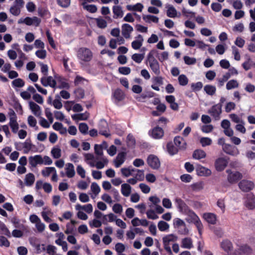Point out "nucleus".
Masks as SVG:
<instances>
[{
    "label": "nucleus",
    "instance_id": "obj_26",
    "mask_svg": "<svg viewBox=\"0 0 255 255\" xmlns=\"http://www.w3.org/2000/svg\"><path fill=\"white\" fill-rule=\"evenodd\" d=\"M174 142L180 149H185L186 148V142L181 136H177L175 137Z\"/></svg>",
    "mask_w": 255,
    "mask_h": 255
},
{
    "label": "nucleus",
    "instance_id": "obj_24",
    "mask_svg": "<svg viewBox=\"0 0 255 255\" xmlns=\"http://www.w3.org/2000/svg\"><path fill=\"white\" fill-rule=\"evenodd\" d=\"M65 174L69 178L73 177L75 175V171L74 165L70 163H68L65 167Z\"/></svg>",
    "mask_w": 255,
    "mask_h": 255
},
{
    "label": "nucleus",
    "instance_id": "obj_37",
    "mask_svg": "<svg viewBox=\"0 0 255 255\" xmlns=\"http://www.w3.org/2000/svg\"><path fill=\"white\" fill-rule=\"evenodd\" d=\"M126 7L128 10L139 12H141L143 8V5L141 3H137L134 5H127Z\"/></svg>",
    "mask_w": 255,
    "mask_h": 255
},
{
    "label": "nucleus",
    "instance_id": "obj_30",
    "mask_svg": "<svg viewBox=\"0 0 255 255\" xmlns=\"http://www.w3.org/2000/svg\"><path fill=\"white\" fill-rule=\"evenodd\" d=\"M203 218L209 224L214 225L216 223V215L213 213H205L203 215Z\"/></svg>",
    "mask_w": 255,
    "mask_h": 255
},
{
    "label": "nucleus",
    "instance_id": "obj_59",
    "mask_svg": "<svg viewBox=\"0 0 255 255\" xmlns=\"http://www.w3.org/2000/svg\"><path fill=\"white\" fill-rule=\"evenodd\" d=\"M95 152L97 155L96 157L104 156L103 155V147L102 145L95 144L94 146Z\"/></svg>",
    "mask_w": 255,
    "mask_h": 255
},
{
    "label": "nucleus",
    "instance_id": "obj_18",
    "mask_svg": "<svg viewBox=\"0 0 255 255\" xmlns=\"http://www.w3.org/2000/svg\"><path fill=\"white\" fill-rule=\"evenodd\" d=\"M196 171L197 174L200 176H209L211 173V170L201 165H198L196 167Z\"/></svg>",
    "mask_w": 255,
    "mask_h": 255
},
{
    "label": "nucleus",
    "instance_id": "obj_13",
    "mask_svg": "<svg viewBox=\"0 0 255 255\" xmlns=\"http://www.w3.org/2000/svg\"><path fill=\"white\" fill-rule=\"evenodd\" d=\"M239 188L244 192H248L253 189L254 184L251 181L243 180L239 184Z\"/></svg>",
    "mask_w": 255,
    "mask_h": 255
},
{
    "label": "nucleus",
    "instance_id": "obj_51",
    "mask_svg": "<svg viewBox=\"0 0 255 255\" xmlns=\"http://www.w3.org/2000/svg\"><path fill=\"white\" fill-rule=\"evenodd\" d=\"M178 82L180 85L185 86L188 83V79L184 74L180 75L178 78Z\"/></svg>",
    "mask_w": 255,
    "mask_h": 255
},
{
    "label": "nucleus",
    "instance_id": "obj_53",
    "mask_svg": "<svg viewBox=\"0 0 255 255\" xmlns=\"http://www.w3.org/2000/svg\"><path fill=\"white\" fill-rule=\"evenodd\" d=\"M230 78V73H226L224 74L222 78L218 79V86L221 87H222L224 83L226 82Z\"/></svg>",
    "mask_w": 255,
    "mask_h": 255
},
{
    "label": "nucleus",
    "instance_id": "obj_32",
    "mask_svg": "<svg viewBox=\"0 0 255 255\" xmlns=\"http://www.w3.org/2000/svg\"><path fill=\"white\" fill-rule=\"evenodd\" d=\"M131 192V187L128 183H124L121 185V193L125 197H128Z\"/></svg>",
    "mask_w": 255,
    "mask_h": 255
},
{
    "label": "nucleus",
    "instance_id": "obj_34",
    "mask_svg": "<svg viewBox=\"0 0 255 255\" xmlns=\"http://www.w3.org/2000/svg\"><path fill=\"white\" fill-rule=\"evenodd\" d=\"M143 20L146 23L153 22L157 23L159 21V18L158 17L153 15H143L142 16Z\"/></svg>",
    "mask_w": 255,
    "mask_h": 255
},
{
    "label": "nucleus",
    "instance_id": "obj_46",
    "mask_svg": "<svg viewBox=\"0 0 255 255\" xmlns=\"http://www.w3.org/2000/svg\"><path fill=\"white\" fill-rule=\"evenodd\" d=\"M51 153L53 158L57 159L61 157V150L60 147L56 146L51 149Z\"/></svg>",
    "mask_w": 255,
    "mask_h": 255
},
{
    "label": "nucleus",
    "instance_id": "obj_19",
    "mask_svg": "<svg viewBox=\"0 0 255 255\" xmlns=\"http://www.w3.org/2000/svg\"><path fill=\"white\" fill-rule=\"evenodd\" d=\"M150 136L155 139H160L164 135V131L161 128L156 127L153 128L149 132Z\"/></svg>",
    "mask_w": 255,
    "mask_h": 255
},
{
    "label": "nucleus",
    "instance_id": "obj_64",
    "mask_svg": "<svg viewBox=\"0 0 255 255\" xmlns=\"http://www.w3.org/2000/svg\"><path fill=\"white\" fill-rule=\"evenodd\" d=\"M183 59L185 64L187 65H193L196 62V59L194 57L185 56Z\"/></svg>",
    "mask_w": 255,
    "mask_h": 255
},
{
    "label": "nucleus",
    "instance_id": "obj_28",
    "mask_svg": "<svg viewBox=\"0 0 255 255\" xmlns=\"http://www.w3.org/2000/svg\"><path fill=\"white\" fill-rule=\"evenodd\" d=\"M167 8V16L170 18H175L177 16V11L176 8L172 5L167 4L166 5Z\"/></svg>",
    "mask_w": 255,
    "mask_h": 255
},
{
    "label": "nucleus",
    "instance_id": "obj_14",
    "mask_svg": "<svg viewBox=\"0 0 255 255\" xmlns=\"http://www.w3.org/2000/svg\"><path fill=\"white\" fill-rule=\"evenodd\" d=\"M245 205L249 209H253L255 208V197L252 194H248L246 197Z\"/></svg>",
    "mask_w": 255,
    "mask_h": 255
},
{
    "label": "nucleus",
    "instance_id": "obj_10",
    "mask_svg": "<svg viewBox=\"0 0 255 255\" xmlns=\"http://www.w3.org/2000/svg\"><path fill=\"white\" fill-rule=\"evenodd\" d=\"M226 172L228 173V181L231 183H235L242 178V174L238 171H232L228 169Z\"/></svg>",
    "mask_w": 255,
    "mask_h": 255
},
{
    "label": "nucleus",
    "instance_id": "obj_25",
    "mask_svg": "<svg viewBox=\"0 0 255 255\" xmlns=\"http://www.w3.org/2000/svg\"><path fill=\"white\" fill-rule=\"evenodd\" d=\"M181 247L183 249H191L193 247V241L189 237H186L181 240Z\"/></svg>",
    "mask_w": 255,
    "mask_h": 255
},
{
    "label": "nucleus",
    "instance_id": "obj_8",
    "mask_svg": "<svg viewBox=\"0 0 255 255\" xmlns=\"http://www.w3.org/2000/svg\"><path fill=\"white\" fill-rule=\"evenodd\" d=\"M41 20L40 19V18L36 16H34L33 17H22L18 20V24L25 23L27 25H34L36 26H38Z\"/></svg>",
    "mask_w": 255,
    "mask_h": 255
},
{
    "label": "nucleus",
    "instance_id": "obj_42",
    "mask_svg": "<svg viewBox=\"0 0 255 255\" xmlns=\"http://www.w3.org/2000/svg\"><path fill=\"white\" fill-rule=\"evenodd\" d=\"M204 90L206 94L210 96L214 95L216 91L215 86L211 85H205L204 87Z\"/></svg>",
    "mask_w": 255,
    "mask_h": 255
},
{
    "label": "nucleus",
    "instance_id": "obj_6",
    "mask_svg": "<svg viewBox=\"0 0 255 255\" xmlns=\"http://www.w3.org/2000/svg\"><path fill=\"white\" fill-rule=\"evenodd\" d=\"M29 220L32 224H35L38 232L42 233L45 230V224L41 222L40 219L36 215H31L29 217Z\"/></svg>",
    "mask_w": 255,
    "mask_h": 255
},
{
    "label": "nucleus",
    "instance_id": "obj_23",
    "mask_svg": "<svg viewBox=\"0 0 255 255\" xmlns=\"http://www.w3.org/2000/svg\"><path fill=\"white\" fill-rule=\"evenodd\" d=\"M126 153L122 152L117 155L116 159L114 160V163L116 167H120L125 162Z\"/></svg>",
    "mask_w": 255,
    "mask_h": 255
},
{
    "label": "nucleus",
    "instance_id": "obj_47",
    "mask_svg": "<svg viewBox=\"0 0 255 255\" xmlns=\"http://www.w3.org/2000/svg\"><path fill=\"white\" fill-rule=\"evenodd\" d=\"M95 21L96 22L98 27L100 28H105L107 26V21L102 17L95 18Z\"/></svg>",
    "mask_w": 255,
    "mask_h": 255
},
{
    "label": "nucleus",
    "instance_id": "obj_60",
    "mask_svg": "<svg viewBox=\"0 0 255 255\" xmlns=\"http://www.w3.org/2000/svg\"><path fill=\"white\" fill-rule=\"evenodd\" d=\"M88 126L86 123H80L79 125V131L83 134L88 133Z\"/></svg>",
    "mask_w": 255,
    "mask_h": 255
},
{
    "label": "nucleus",
    "instance_id": "obj_39",
    "mask_svg": "<svg viewBox=\"0 0 255 255\" xmlns=\"http://www.w3.org/2000/svg\"><path fill=\"white\" fill-rule=\"evenodd\" d=\"M22 145L23 148V153L25 154L28 153L31 150L32 147L34 146L31 141L28 139H26L24 142H22Z\"/></svg>",
    "mask_w": 255,
    "mask_h": 255
},
{
    "label": "nucleus",
    "instance_id": "obj_35",
    "mask_svg": "<svg viewBox=\"0 0 255 255\" xmlns=\"http://www.w3.org/2000/svg\"><path fill=\"white\" fill-rule=\"evenodd\" d=\"M206 152L202 149L195 150L192 155L193 158L197 160L204 158L206 157Z\"/></svg>",
    "mask_w": 255,
    "mask_h": 255
},
{
    "label": "nucleus",
    "instance_id": "obj_15",
    "mask_svg": "<svg viewBox=\"0 0 255 255\" xmlns=\"http://www.w3.org/2000/svg\"><path fill=\"white\" fill-rule=\"evenodd\" d=\"M228 161L223 157H220L216 159L215 166L216 170L218 171H223L227 166Z\"/></svg>",
    "mask_w": 255,
    "mask_h": 255
},
{
    "label": "nucleus",
    "instance_id": "obj_1",
    "mask_svg": "<svg viewBox=\"0 0 255 255\" xmlns=\"http://www.w3.org/2000/svg\"><path fill=\"white\" fill-rule=\"evenodd\" d=\"M80 64L84 67L86 63L90 62L93 58V53L91 50L86 47L80 48L77 54Z\"/></svg>",
    "mask_w": 255,
    "mask_h": 255
},
{
    "label": "nucleus",
    "instance_id": "obj_54",
    "mask_svg": "<svg viewBox=\"0 0 255 255\" xmlns=\"http://www.w3.org/2000/svg\"><path fill=\"white\" fill-rule=\"evenodd\" d=\"M200 142L203 147H205L210 145L212 143V140L209 137H203L200 138Z\"/></svg>",
    "mask_w": 255,
    "mask_h": 255
},
{
    "label": "nucleus",
    "instance_id": "obj_58",
    "mask_svg": "<svg viewBox=\"0 0 255 255\" xmlns=\"http://www.w3.org/2000/svg\"><path fill=\"white\" fill-rule=\"evenodd\" d=\"M144 57V54H137L135 53L133 54L131 56L132 59L137 63H140L141 62L142 60Z\"/></svg>",
    "mask_w": 255,
    "mask_h": 255
},
{
    "label": "nucleus",
    "instance_id": "obj_61",
    "mask_svg": "<svg viewBox=\"0 0 255 255\" xmlns=\"http://www.w3.org/2000/svg\"><path fill=\"white\" fill-rule=\"evenodd\" d=\"M244 125H245V122L244 121L243 123H241L238 124L235 126V128L239 132L244 134L246 132V128L245 127Z\"/></svg>",
    "mask_w": 255,
    "mask_h": 255
},
{
    "label": "nucleus",
    "instance_id": "obj_9",
    "mask_svg": "<svg viewBox=\"0 0 255 255\" xmlns=\"http://www.w3.org/2000/svg\"><path fill=\"white\" fill-rule=\"evenodd\" d=\"M147 162L148 165L154 169H158L160 166L159 159L157 156L153 154H150L148 156Z\"/></svg>",
    "mask_w": 255,
    "mask_h": 255
},
{
    "label": "nucleus",
    "instance_id": "obj_38",
    "mask_svg": "<svg viewBox=\"0 0 255 255\" xmlns=\"http://www.w3.org/2000/svg\"><path fill=\"white\" fill-rule=\"evenodd\" d=\"M41 214L42 217L45 222L49 223L52 221V220L48 217L49 215L52 214L50 210L48 209L46 207H45L43 208V211L41 212Z\"/></svg>",
    "mask_w": 255,
    "mask_h": 255
},
{
    "label": "nucleus",
    "instance_id": "obj_44",
    "mask_svg": "<svg viewBox=\"0 0 255 255\" xmlns=\"http://www.w3.org/2000/svg\"><path fill=\"white\" fill-rule=\"evenodd\" d=\"M167 150L168 153L171 155L176 154L178 151V148L175 147L171 142L167 143Z\"/></svg>",
    "mask_w": 255,
    "mask_h": 255
},
{
    "label": "nucleus",
    "instance_id": "obj_63",
    "mask_svg": "<svg viewBox=\"0 0 255 255\" xmlns=\"http://www.w3.org/2000/svg\"><path fill=\"white\" fill-rule=\"evenodd\" d=\"M134 177L138 181L143 180L144 178L143 170H137L136 174H134Z\"/></svg>",
    "mask_w": 255,
    "mask_h": 255
},
{
    "label": "nucleus",
    "instance_id": "obj_12",
    "mask_svg": "<svg viewBox=\"0 0 255 255\" xmlns=\"http://www.w3.org/2000/svg\"><path fill=\"white\" fill-rule=\"evenodd\" d=\"M222 149L226 153L234 156H236L240 153L237 147L229 143L225 144Z\"/></svg>",
    "mask_w": 255,
    "mask_h": 255
},
{
    "label": "nucleus",
    "instance_id": "obj_20",
    "mask_svg": "<svg viewBox=\"0 0 255 255\" xmlns=\"http://www.w3.org/2000/svg\"><path fill=\"white\" fill-rule=\"evenodd\" d=\"M28 161L32 167H35L38 164H42V156L41 155L31 156L28 158Z\"/></svg>",
    "mask_w": 255,
    "mask_h": 255
},
{
    "label": "nucleus",
    "instance_id": "obj_21",
    "mask_svg": "<svg viewBox=\"0 0 255 255\" xmlns=\"http://www.w3.org/2000/svg\"><path fill=\"white\" fill-rule=\"evenodd\" d=\"M175 204L179 211L181 212H185L188 210V207L184 201L178 197L174 199Z\"/></svg>",
    "mask_w": 255,
    "mask_h": 255
},
{
    "label": "nucleus",
    "instance_id": "obj_29",
    "mask_svg": "<svg viewBox=\"0 0 255 255\" xmlns=\"http://www.w3.org/2000/svg\"><path fill=\"white\" fill-rule=\"evenodd\" d=\"M221 247L222 249L228 254H229L233 249L232 243L228 240H224L221 243Z\"/></svg>",
    "mask_w": 255,
    "mask_h": 255
},
{
    "label": "nucleus",
    "instance_id": "obj_2",
    "mask_svg": "<svg viewBox=\"0 0 255 255\" xmlns=\"http://www.w3.org/2000/svg\"><path fill=\"white\" fill-rule=\"evenodd\" d=\"M147 61L152 72L155 74L159 75L160 74L159 64L158 62L153 56V51H150L148 53Z\"/></svg>",
    "mask_w": 255,
    "mask_h": 255
},
{
    "label": "nucleus",
    "instance_id": "obj_31",
    "mask_svg": "<svg viewBox=\"0 0 255 255\" xmlns=\"http://www.w3.org/2000/svg\"><path fill=\"white\" fill-rule=\"evenodd\" d=\"M91 190L92 192L91 197L92 199H95L100 192L101 188L97 183L93 182L91 185Z\"/></svg>",
    "mask_w": 255,
    "mask_h": 255
},
{
    "label": "nucleus",
    "instance_id": "obj_4",
    "mask_svg": "<svg viewBox=\"0 0 255 255\" xmlns=\"http://www.w3.org/2000/svg\"><path fill=\"white\" fill-rule=\"evenodd\" d=\"M8 116L9 118V126L11 129V131L13 133H16L19 129V125L17 122V116L12 109L9 110Z\"/></svg>",
    "mask_w": 255,
    "mask_h": 255
},
{
    "label": "nucleus",
    "instance_id": "obj_45",
    "mask_svg": "<svg viewBox=\"0 0 255 255\" xmlns=\"http://www.w3.org/2000/svg\"><path fill=\"white\" fill-rule=\"evenodd\" d=\"M169 225L163 221H160L157 224V227L161 232H166L168 231L169 229Z\"/></svg>",
    "mask_w": 255,
    "mask_h": 255
},
{
    "label": "nucleus",
    "instance_id": "obj_22",
    "mask_svg": "<svg viewBox=\"0 0 255 255\" xmlns=\"http://www.w3.org/2000/svg\"><path fill=\"white\" fill-rule=\"evenodd\" d=\"M113 101L116 104L125 98L124 92L120 89H116L113 94Z\"/></svg>",
    "mask_w": 255,
    "mask_h": 255
},
{
    "label": "nucleus",
    "instance_id": "obj_41",
    "mask_svg": "<svg viewBox=\"0 0 255 255\" xmlns=\"http://www.w3.org/2000/svg\"><path fill=\"white\" fill-rule=\"evenodd\" d=\"M82 5L85 9L92 13H95L97 10V6L94 4H87L86 1H83Z\"/></svg>",
    "mask_w": 255,
    "mask_h": 255
},
{
    "label": "nucleus",
    "instance_id": "obj_36",
    "mask_svg": "<svg viewBox=\"0 0 255 255\" xmlns=\"http://www.w3.org/2000/svg\"><path fill=\"white\" fill-rule=\"evenodd\" d=\"M35 181V176L33 173H29L25 175L24 182L27 186H31Z\"/></svg>",
    "mask_w": 255,
    "mask_h": 255
},
{
    "label": "nucleus",
    "instance_id": "obj_52",
    "mask_svg": "<svg viewBox=\"0 0 255 255\" xmlns=\"http://www.w3.org/2000/svg\"><path fill=\"white\" fill-rule=\"evenodd\" d=\"M125 246L123 243H118L116 244L115 249L118 255H123L125 250Z\"/></svg>",
    "mask_w": 255,
    "mask_h": 255
},
{
    "label": "nucleus",
    "instance_id": "obj_17",
    "mask_svg": "<svg viewBox=\"0 0 255 255\" xmlns=\"http://www.w3.org/2000/svg\"><path fill=\"white\" fill-rule=\"evenodd\" d=\"M133 30V27L129 24L124 23L122 26V35L126 39H128L130 37V34Z\"/></svg>",
    "mask_w": 255,
    "mask_h": 255
},
{
    "label": "nucleus",
    "instance_id": "obj_27",
    "mask_svg": "<svg viewBox=\"0 0 255 255\" xmlns=\"http://www.w3.org/2000/svg\"><path fill=\"white\" fill-rule=\"evenodd\" d=\"M143 38L141 35H138L135 37V40L131 42V47L135 50L139 49L142 45Z\"/></svg>",
    "mask_w": 255,
    "mask_h": 255
},
{
    "label": "nucleus",
    "instance_id": "obj_11",
    "mask_svg": "<svg viewBox=\"0 0 255 255\" xmlns=\"http://www.w3.org/2000/svg\"><path fill=\"white\" fill-rule=\"evenodd\" d=\"M40 82L44 87L49 86L51 88H55L56 86V80L50 76H42L40 78Z\"/></svg>",
    "mask_w": 255,
    "mask_h": 255
},
{
    "label": "nucleus",
    "instance_id": "obj_5",
    "mask_svg": "<svg viewBox=\"0 0 255 255\" xmlns=\"http://www.w3.org/2000/svg\"><path fill=\"white\" fill-rule=\"evenodd\" d=\"M109 160L105 156L96 157V161H89L88 164L90 166L96 167L97 169H101L108 164Z\"/></svg>",
    "mask_w": 255,
    "mask_h": 255
},
{
    "label": "nucleus",
    "instance_id": "obj_7",
    "mask_svg": "<svg viewBox=\"0 0 255 255\" xmlns=\"http://www.w3.org/2000/svg\"><path fill=\"white\" fill-rule=\"evenodd\" d=\"M209 114L216 121H218L220 119V115L222 113V105L216 104L213 106L208 111Z\"/></svg>",
    "mask_w": 255,
    "mask_h": 255
},
{
    "label": "nucleus",
    "instance_id": "obj_55",
    "mask_svg": "<svg viewBox=\"0 0 255 255\" xmlns=\"http://www.w3.org/2000/svg\"><path fill=\"white\" fill-rule=\"evenodd\" d=\"M127 142L128 146L133 147L135 144V139L133 135L129 133L127 137Z\"/></svg>",
    "mask_w": 255,
    "mask_h": 255
},
{
    "label": "nucleus",
    "instance_id": "obj_56",
    "mask_svg": "<svg viewBox=\"0 0 255 255\" xmlns=\"http://www.w3.org/2000/svg\"><path fill=\"white\" fill-rule=\"evenodd\" d=\"M191 188L193 191H200L203 189L204 183L203 182L195 183L191 185Z\"/></svg>",
    "mask_w": 255,
    "mask_h": 255
},
{
    "label": "nucleus",
    "instance_id": "obj_48",
    "mask_svg": "<svg viewBox=\"0 0 255 255\" xmlns=\"http://www.w3.org/2000/svg\"><path fill=\"white\" fill-rule=\"evenodd\" d=\"M12 86L14 88H22L24 86V81L20 78H17L12 82Z\"/></svg>",
    "mask_w": 255,
    "mask_h": 255
},
{
    "label": "nucleus",
    "instance_id": "obj_3",
    "mask_svg": "<svg viewBox=\"0 0 255 255\" xmlns=\"http://www.w3.org/2000/svg\"><path fill=\"white\" fill-rule=\"evenodd\" d=\"M177 240L178 237L173 234L167 235L162 238L163 247L167 253H172L170 244L176 242Z\"/></svg>",
    "mask_w": 255,
    "mask_h": 255
},
{
    "label": "nucleus",
    "instance_id": "obj_40",
    "mask_svg": "<svg viewBox=\"0 0 255 255\" xmlns=\"http://www.w3.org/2000/svg\"><path fill=\"white\" fill-rule=\"evenodd\" d=\"M52 105L55 109L58 110H60L62 108L63 105L61 101L60 97L59 95H56L55 96V98L52 101Z\"/></svg>",
    "mask_w": 255,
    "mask_h": 255
},
{
    "label": "nucleus",
    "instance_id": "obj_62",
    "mask_svg": "<svg viewBox=\"0 0 255 255\" xmlns=\"http://www.w3.org/2000/svg\"><path fill=\"white\" fill-rule=\"evenodd\" d=\"M198 216L194 212L189 211L187 221L193 223L196 220H198Z\"/></svg>",
    "mask_w": 255,
    "mask_h": 255
},
{
    "label": "nucleus",
    "instance_id": "obj_57",
    "mask_svg": "<svg viewBox=\"0 0 255 255\" xmlns=\"http://www.w3.org/2000/svg\"><path fill=\"white\" fill-rule=\"evenodd\" d=\"M27 123L30 127L37 128V121L36 119L32 116L30 115L27 118Z\"/></svg>",
    "mask_w": 255,
    "mask_h": 255
},
{
    "label": "nucleus",
    "instance_id": "obj_43",
    "mask_svg": "<svg viewBox=\"0 0 255 255\" xmlns=\"http://www.w3.org/2000/svg\"><path fill=\"white\" fill-rule=\"evenodd\" d=\"M89 117V114L85 113L79 114H75L72 116V118L73 120H86Z\"/></svg>",
    "mask_w": 255,
    "mask_h": 255
},
{
    "label": "nucleus",
    "instance_id": "obj_33",
    "mask_svg": "<svg viewBox=\"0 0 255 255\" xmlns=\"http://www.w3.org/2000/svg\"><path fill=\"white\" fill-rule=\"evenodd\" d=\"M113 11L114 13V18H118L122 17L124 15V11L121 6L119 5H115L113 7Z\"/></svg>",
    "mask_w": 255,
    "mask_h": 255
},
{
    "label": "nucleus",
    "instance_id": "obj_50",
    "mask_svg": "<svg viewBox=\"0 0 255 255\" xmlns=\"http://www.w3.org/2000/svg\"><path fill=\"white\" fill-rule=\"evenodd\" d=\"M238 87L239 83L236 80H230L226 84V88L228 90L238 88Z\"/></svg>",
    "mask_w": 255,
    "mask_h": 255
},
{
    "label": "nucleus",
    "instance_id": "obj_49",
    "mask_svg": "<svg viewBox=\"0 0 255 255\" xmlns=\"http://www.w3.org/2000/svg\"><path fill=\"white\" fill-rule=\"evenodd\" d=\"M54 167H46L41 170V174L45 177H48L55 170Z\"/></svg>",
    "mask_w": 255,
    "mask_h": 255
},
{
    "label": "nucleus",
    "instance_id": "obj_16",
    "mask_svg": "<svg viewBox=\"0 0 255 255\" xmlns=\"http://www.w3.org/2000/svg\"><path fill=\"white\" fill-rule=\"evenodd\" d=\"M29 109L32 114L37 117H40L42 114L41 108L35 103L30 101L29 102Z\"/></svg>",
    "mask_w": 255,
    "mask_h": 255
}]
</instances>
